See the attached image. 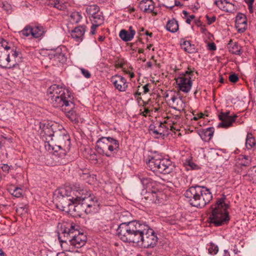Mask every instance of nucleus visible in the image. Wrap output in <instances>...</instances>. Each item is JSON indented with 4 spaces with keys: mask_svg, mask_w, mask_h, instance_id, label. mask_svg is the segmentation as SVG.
<instances>
[{
    "mask_svg": "<svg viewBox=\"0 0 256 256\" xmlns=\"http://www.w3.org/2000/svg\"><path fill=\"white\" fill-rule=\"evenodd\" d=\"M146 224L134 220L120 224L117 230L118 236L124 242L136 244L140 245V241Z\"/></svg>",
    "mask_w": 256,
    "mask_h": 256,
    "instance_id": "obj_1",
    "label": "nucleus"
},
{
    "mask_svg": "<svg viewBox=\"0 0 256 256\" xmlns=\"http://www.w3.org/2000/svg\"><path fill=\"white\" fill-rule=\"evenodd\" d=\"M78 226L74 223L66 222L62 226V234L65 240H62L60 236L58 240L61 246L66 244L68 242L70 245L76 248L84 246L86 240V236L83 233H80L78 230Z\"/></svg>",
    "mask_w": 256,
    "mask_h": 256,
    "instance_id": "obj_2",
    "label": "nucleus"
},
{
    "mask_svg": "<svg viewBox=\"0 0 256 256\" xmlns=\"http://www.w3.org/2000/svg\"><path fill=\"white\" fill-rule=\"evenodd\" d=\"M80 188V184H75L72 188L66 187L56 191L54 201L56 208L62 211L70 210V206L76 204V194L74 192Z\"/></svg>",
    "mask_w": 256,
    "mask_h": 256,
    "instance_id": "obj_3",
    "label": "nucleus"
},
{
    "mask_svg": "<svg viewBox=\"0 0 256 256\" xmlns=\"http://www.w3.org/2000/svg\"><path fill=\"white\" fill-rule=\"evenodd\" d=\"M12 44L4 39L0 41V66L4 68H14L19 62V52L11 47Z\"/></svg>",
    "mask_w": 256,
    "mask_h": 256,
    "instance_id": "obj_4",
    "label": "nucleus"
},
{
    "mask_svg": "<svg viewBox=\"0 0 256 256\" xmlns=\"http://www.w3.org/2000/svg\"><path fill=\"white\" fill-rule=\"evenodd\" d=\"M225 198L218 199L216 204L211 206L212 214L209 218L216 226H221L228 222L230 220L227 209L228 204L224 202Z\"/></svg>",
    "mask_w": 256,
    "mask_h": 256,
    "instance_id": "obj_5",
    "label": "nucleus"
},
{
    "mask_svg": "<svg viewBox=\"0 0 256 256\" xmlns=\"http://www.w3.org/2000/svg\"><path fill=\"white\" fill-rule=\"evenodd\" d=\"M118 149V142L110 137H102L96 142V152L107 157H110L116 154Z\"/></svg>",
    "mask_w": 256,
    "mask_h": 256,
    "instance_id": "obj_6",
    "label": "nucleus"
},
{
    "mask_svg": "<svg viewBox=\"0 0 256 256\" xmlns=\"http://www.w3.org/2000/svg\"><path fill=\"white\" fill-rule=\"evenodd\" d=\"M146 164L148 167L153 172L164 174H168L174 169L172 162L169 159L164 158L158 154L152 156Z\"/></svg>",
    "mask_w": 256,
    "mask_h": 256,
    "instance_id": "obj_7",
    "label": "nucleus"
},
{
    "mask_svg": "<svg viewBox=\"0 0 256 256\" xmlns=\"http://www.w3.org/2000/svg\"><path fill=\"white\" fill-rule=\"evenodd\" d=\"M140 180L146 190V194L144 197L146 200L157 203L160 202L162 200L166 197L164 194L156 187V183L151 178H140Z\"/></svg>",
    "mask_w": 256,
    "mask_h": 256,
    "instance_id": "obj_8",
    "label": "nucleus"
},
{
    "mask_svg": "<svg viewBox=\"0 0 256 256\" xmlns=\"http://www.w3.org/2000/svg\"><path fill=\"white\" fill-rule=\"evenodd\" d=\"M44 134H48L51 140L54 138L58 142L59 145L58 148H64L65 151L68 150L70 148V136L67 134L64 130L58 131H53L51 127L48 126L44 127L43 129Z\"/></svg>",
    "mask_w": 256,
    "mask_h": 256,
    "instance_id": "obj_9",
    "label": "nucleus"
},
{
    "mask_svg": "<svg viewBox=\"0 0 256 256\" xmlns=\"http://www.w3.org/2000/svg\"><path fill=\"white\" fill-rule=\"evenodd\" d=\"M76 198V205L74 206V210H77L82 208V210L97 200V198L94 196L92 195L90 192L84 189L82 186L80 184V188H78L77 190H75Z\"/></svg>",
    "mask_w": 256,
    "mask_h": 256,
    "instance_id": "obj_10",
    "label": "nucleus"
},
{
    "mask_svg": "<svg viewBox=\"0 0 256 256\" xmlns=\"http://www.w3.org/2000/svg\"><path fill=\"white\" fill-rule=\"evenodd\" d=\"M146 228H144L140 241L142 246L146 248L154 247L158 242V237L154 231L146 224Z\"/></svg>",
    "mask_w": 256,
    "mask_h": 256,
    "instance_id": "obj_11",
    "label": "nucleus"
},
{
    "mask_svg": "<svg viewBox=\"0 0 256 256\" xmlns=\"http://www.w3.org/2000/svg\"><path fill=\"white\" fill-rule=\"evenodd\" d=\"M46 31V28L40 24L27 25L20 32V34L23 38L32 36L39 38L44 35Z\"/></svg>",
    "mask_w": 256,
    "mask_h": 256,
    "instance_id": "obj_12",
    "label": "nucleus"
},
{
    "mask_svg": "<svg viewBox=\"0 0 256 256\" xmlns=\"http://www.w3.org/2000/svg\"><path fill=\"white\" fill-rule=\"evenodd\" d=\"M193 72L194 71L188 68V70L184 73L181 74L179 77L175 78L179 90L184 92H190L192 86L190 76L192 75Z\"/></svg>",
    "mask_w": 256,
    "mask_h": 256,
    "instance_id": "obj_13",
    "label": "nucleus"
},
{
    "mask_svg": "<svg viewBox=\"0 0 256 256\" xmlns=\"http://www.w3.org/2000/svg\"><path fill=\"white\" fill-rule=\"evenodd\" d=\"M68 96H62L60 98L52 100L51 103L55 108H60L63 112L64 110L68 109L71 106H73L74 96L70 92L68 93Z\"/></svg>",
    "mask_w": 256,
    "mask_h": 256,
    "instance_id": "obj_14",
    "label": "nucleus"
},
{
    "mask_svg": "<svg viewBox=\"0 0 256 256\" xmlns=\"http://www.w3.org/2000/svg\"><path fill=\"white\" fill-rule=\"evenodd\" d=\"M196 201V208H204L212 200V196L210 190L206 187L200 186Z\"/></svg>",
    "mask_w": 256,
    "mask_h": 256,
    "instance_id": "obj_15",
    "label": "nucleus"
},
{
    "mask_svg": "<svg viewBox=\"0 0 256 256\" xmlns=\"http://www.w3.org/2000/svg\"><path fill=\"white\" fill-rule=\"evenodd\" d=\"M70 92L68 90L56 84L51 86L47 90V94L48 98L50 100V102L52 100L60 98L64 96H68V93Z\"/></svg>",
    "mask_w": 256,
    "mask_h": 256,
    "instance_id": "obj_16",
    "label": "nucleus"
},
{
    "mask_svg": "<svg viewBox=\"0 0 256 256\" xmlns=\"http://www.w3.org/2000/svg\"><path fill=\"white\" fill-rule=\"evenodd\" d=\"M110 81L114 84L116 89L119 92L126 91L128 87V83L126 80L123 76L116 74L111 78Z\"/></svg>",
    "mask_w": 256,
    "mask_h": 256,
    "instance_id": "obj_17",
    "label": "nucleus"
},
{
    "mask_svg": "<svg viewBox=\"0 0 256 256\" xmlns=\"http://www.w3.org/2000/svg\"><path fill=\"white\" fill-rule=\"evenodd\" d=\"M200 186H191L184 192V196L188 199L190 204L193 206H196L197 199L199 192Z\"/></svg>",
    "mask_w": 256,
    "mask_h": 256,
    "instance_id": "obj_18",
    "label": "nucleus"
},
{
    "mask_svg": "<svg viewBox=\"0 0 256 256\" xmlns=\"http://www.w3.org/2000/svg\"><path fill=\"white\" fill-rule=\"evenodd\" d=\"M236 117V115L232 116H230V112L226 113L221 112L218 115V118L221 120V122L218 124V126L224 128H228L232 124L235 122Z\"/></svg>",
    "mask_w": 256,
    "mask_h": 256,
    "instance_id": "obj_19",
    "label": "nucleus"
},
{
    "mask_svg": "<svg viewBox=\"0 0 256 256\" xmlns=\"http://www.w3.org/2000/svg\"><path fill=\"white\" fill-rule=\"evenodd\" d=\"M63 112L66 114V117L74 124L82 122L84 120L80 115L75 110L74 103L73 104V106L69 108L68 110L66 108L64 110Z\"/></svg>",
    "mask_w": 256,
    "mask_h": 256,
    "instance_id": "obj_20",
    "label": "nucleus"
},
{
    "mask_svg": "<svg viewBox=\"0 0 256 256\" xmlns=\"http://www.w3.org/2000/svg\"><path fill=\"white\" fill-rule=\"evenodd\" d=\"M234 2V0H216L215 4L222 10L232 12L236 10Z\"/></svg>",
    "mask_w": 256,
    "mask_h": 256,
    "instance_id": "obj_21",
    "label": "nucleus"
},
{
    "mask_svg": "<svg viewBox=\"0 0 256 256\" xmlns=\"http://www.w3.org/2000/svg\"><path fill=\"white\" fill-rule=\"evenodd\" d=\"M247 27V19L246 16L239 13L236 17V28L238 31L240 32H244Z\"/></svg>",
    "mask_w": 256,
    "mask_h": 256,
    "instance_id": "obj_22",
    "label": "nucleus"
},
{
    "mask_svg": "<svg viewBox=\"0 0 256 256\" xmlns=\"http://www.w3.org/2000/svg\"><path fill=\"white\" fill-rule=\"evenodd\" d=\"M85 28L84 26H77L72 30L70 35L72 38L76 42H80L83 40L84 34L85 32Z\"/></svg>",
    "mask_w": 256,
    "mask_h": 256,
    "instance_id": "obj_23",
    "label": "nucleus"
},
{
    "mask_svg": "<svg viewBox=\"0 0 256 256\" xmlns=\"http://www.w3.org/2000/svg\"><path fill=\"white\" fill-rule=\"evenodd\" d=\"M139 7L143 12L150 13L154 10V2L152 0H142L140 2Z\"/></svg>",
    "mask_w": 256,
    "mask_h": 256,
    "instance_id": "obj_24",
    "label": "nucleus"
},
{
    "mask_svg": "<svg viewBox=\"0 0 256 256\" xmlns=\"http://www.w3.org/2000/svg\"><path fill=\"white\" fill-rule=\"evenodd\" d=\"M128 32L125 30H122L119 34L120 37L124 42L130 41L135 34V31L132 29V27L130 26Z\"/></svg>",
    "mask_w": 256,
    "mask_h": 256,
    "instance_id": "obj_25",
    "label": "nucleus"
},
{
    "mask_svg": "<svg viewBox=\"0 0 256 256\" xmlns=\"http://www.w3.org/2000/svg\"><path fill=\"white\" fill-rule=\"evenodd\" d=\"M53 56L54 60L61 63L64 62L66 60V57L65 54L62 52L61 48H58L56 52H54L52 54Z\"/></svg>",
    "mask_w": 256,
    "mask_h": 256,
    "instance_id": "obj_26",
    "label": "nucleus"
},
{
    "mask_svg": "<svg viewBox=\"0 0 256 256\" xmlns=\"http://www.w3.org/2000/svg\"><path fill=\"white\" fill-rule=\"evenodd\" d=\"M228 48L229 52L232 54L240 55L241 54L240 46L236 42H234L230 40L228 44Z\"/></svg>",
    "mask_w": 256,
    "mask_h": 256,
    "instance_id": "obj_27",
    "label": "nucleus"
},
{
    "mask_svg": "<svg viewBox=\"0 0 256 256\" xmlns=\"http://www.w3.org/2000/svg\"><path fill=\"white\" fill-rule=\"evenodd\" d=\"M90 20L92 24L96 26H100L104 22V18L102 15V12L96 13V14L90 16Z\"/></svg>",
    "mask_w": 256,
    "mask_h": 256,
    "instance_id": "obj_28",
    "label": "nucleus"
},
{
    "mask_svg": "<svg viewBox=\"0 0 256 256\" xmlns=\"http://www.w3.org/2000/svg\"><path fill=\"white\" fill-rule=\"evenodd\" d=\"M48 3L49 6L60 10L66 9V5L62 0H48Z\"/></svg>",
    "mask_w": 256,
    "mask_h": 256,
    "instance_id": "obj_29",
    "label": "nucleus"
},
{
    "mask_svg": "<svg viewBox=\"0 0 256 256\" xmlns=\"http://www.w3.org/2000/svg\"><path fill=\"white\" fill-rule=\"evenodd\" d=\"M98 209L99 204L97 200L88 205V206L85 207L82 210L84 211L86 214H90L97 212Z\"/></svg>",
    "mask_w": 256,
    "mask_h": 256,
    "instance_id": "obj_30",
    "label": "nucleus"
},
{
    "mask_svg": "<svg viewBox=\"0 0 256 256\" xmlns=\"http://www.w3.org/2000/svg\"><path fill=\"white\" fill-rule=\"evenodd\" d=\"M166 30L171 32H175L178 30V22L175 19L170 20L166 26Z\"/></svg>",
    "mask_w": 256,
    "mask_h": 256,
    "instance_id": "obj_31",
    "label": "nucleus"
},
{
    "mask_svg": "<svg viewBox=\"0 0 256 256\" xmlns=\"http://www.w3.org/2000/svg\"><path fill=\"white\" fill-rule=\"evenodd\" d=\"M214 133V128L212 127H210L205 130H204L202 132L200 136L202 140L206 141L210 140L212 137Z\"/></svg>",
    "mask_w": 256,
    "mask_h": 256,
    "instance_id": "obj_32",
    "label": "nucleus"
},
{
    "mask_svg": "<svg viewBox=\"0 0 256 256\" xmlns=\"http://www.w3.org/2000/svg\"><path fill=\"white\" fill-rule=\"evenodd\" d=\"M171 100L173 104L177 106L176 108H174L175 109L179 110L184 109L185 104L181 98H177L176 96H173L171 98Z\"/></svg>",
    "mask_w": 256,
    "mask_h": 256,
    "instance_id": "obj_33",
    "label": "nucleus"
},
{
    "mask_svg": "<svg viewBox=\"0 0 256 256\" xmlns=\"http://www.w3.org/2000/svg\"><path fill=\"white\" fill-rule=\"evenodd\" d=\"M180 45L182 48L188 53L192 54L195 51L194 45H192L189 41L184 40L181 42Z\"/></svg>",
    "mask_w": 256,
    "mask_h": 256,
    "instance_id": "obj_34",
    "label": "nucleus"
},
{
    "mask_svg": "<svg viewBox=\"0 0 256 256\" xmlns=\"http://www.w3.org/2000/svg\"><path fill=\"white\" fill-rule=\"evenodd\" d=\"M86 12L90 18L100 12V8L95 4L88 6L86 8Z\"/></svg>",
    "mask_w": 256,
    "mask_h": 256,
    "instance_id": "obj_35",
    "label": "nucleus"
},
{
    "mask_svg": "<svg viewBox=\"0 0 256 256\" xmlns=\"http://www.w3.org/2000/svg\"><path fill=\"white\" fill-rule=\"evenodd\" d=\"M256 145V140L252 134H247L246 146L248 149H251Z\"/></svg>",
    "mask_w": 256,
    "mask_h": 256,
    "instance_id": "obj_36",
    "label": "nucleus"
},
{
    "mask_svg": "<svg viewBox=\"0 0 256 256\" xmlns=\"http://www.w3.org/2000/svg\"><path fill=\"white\" fill-rule=\"evenodd\" d=\"M9 192L16 198H20L22 196V190L18 187L12 186L8 189Z\"/></svg>",
    "mask_w": 256,
    "mask_h": 256,
    "instance_id": "obj_37",
    "label": "nucleus"
},
{
    "mask_svg": "<svg viewBox=\"0 0 256 256\" xmlns=\"http://www.w3.org/2000/svg\"><path fill=\"white\" fill-rule=\"evenodd\" d=\"M250 160L248 156H242L237 163L238 166H248L250 164Z\"/></svg>",
    "mask_w": 256,
    "mask_h": 256,
    "instance_id": "obj_38",
    "label": "nucleus"
},
{
    "mask_svg": "<svg viewBox=\"0 0 256 256\" xmlns=\"http://www.w3.org/2000/svg\"><path fill=\"white\" fill-rule=\"evenodd\" d=\"M82 18L80 12H72L70 15V20L72 23L77 24L80 20Z\"/></svg>",
    "mask_w": 256,
    "mask_h": 256,
    "instance_id": "obj_39",
    "label": "nucleus"
},
{
    "mask_svg": "<svg viewBox=\"0 0 256 256\" xmlns=\"http://www.w3.org/2000/svg\"><path fill=\"white\" fill-rule=\"evenodd\" d=\"M208 252L212 254H216L218 251V246L212 242H210L208 245Z\"/></svg>",
    "mask_w": 256,
    "mask_h": 256,
    "instance_id": "obj_40",
    "label": "nucleus"
},
{
    "mask_svg": "<svg viewBox=\"0 0 256 256\" xmlns=\"http://www.w3.org/2000/svg\"><path fill=\"white\" fill-rule=\"evenodd\" d=\"M43 138H45L46 140L45 142L46 148L49 151L54 150V147L51 146L50 142V140H51L50 137L48 136V135L44 134V135H43Z\"/></svg>",
    "mask_w": 256,
    "mask_h": 256,
    "instance_id": "obj_41",
    "label": "nucleus"
},
{
    "mask_svg": "<svg viewBox=\"0 0 256 256\" xmlns=\"http://www.w3.org/2000/svg\"><path fill=\"white\" fill-rule=\"evenodd\" d=\"M150 130L152 133L156 135L162 136L163 132L158 130L157 126L154 125H150Z\"/></svg>",
    "mask_w": 256,
    "mask_h": 256,
    "instance_id": "obj_42",
    "label": "nucleus"
},
{
    "mask_svg": "<svg viewBox=\"0 0 256 256\" xmlns=\"http://www.w3.org/2000/svg\"><path fill=\"white\" fill-rule=\"evenodd\" d=\"M150 130L152 133L156 135L162 136L163 132L158 130L157 126L154 125H150Z\"/></svg>",
    "mask_w": 256,
    "mask_h": 256,
    "instance_id": "obj_43",
    "label": "nucleus"
},
{
    "mask_svg": "<svg viewBox=\"0 0 256 256\" xmlns=\"http://www.w3.org/2000/svg\"><path fill=\"white\" fill-rule=\"evenodd\" d=\"M157 128L158 130H160L163 132L162 135L164 136L165 130H168V126H167V120H164V122L158 124Z\"/></svg>",
    "mask_w": 256,
    "mask_h": 256,
    "instance_id": "obj_44",
    "label": "nucleus"
},
{
    "mask_svg": "<svg viewBox=\"0 0 256 256\" xmlns=\"http://www.w3.org/2000/svg\"><path fill=\"white\" fill-rule=\"evenodd\" d=\"M0 7L7 13L9 12L11 10V6L6 2H2L0 3Z\"/></svg>",
    "mask_w": 256,
    "mask_h": 256,
    "instance_id": "obj_45",
    "label": "nucleus"
},
{
    "mask_svg": "<svg viewBox=\"0 0 256 256\" xmlns=\"http://www.w3.org/2000/svg\"><path fill=\"white\" fill-rule=\"evenodd\" d=\"M12 142V137H6L4 136V138H2V148L4 146L6 143L11 144Z\"/></svg>",
    "mask_w": 256,
    "mask_h": 256,
    "instance_id": "obj_46",
    "label": "nucleus"
},
{
    "mask_svg": "<svg viewBox=\"0 0 256 256\" xmlns=\"http://www.w3.org/2000/svg\"><path fill=\"white\" fill-rule=\"evenodd\" d=\"M167 126H168V129H170L172 132L178 130V128L175 125V123L174 122H171L168 120H167Z\"/></svg>",
    "mask_w": 256,
    "mask_h": 256,
    "instance_id": "obj_47",
    "label": "nucleus"
},
{
    "mask_svg": "<svg viewBox=\"0 0 256 256\" xmlns=\"http://www.w3.org/2000/svg\"><path fill=\"white\" fill-rule=\"evenodd\" d=\"M229 80L232 82L236 83L238 81V78L236 74H232L229 76Z\"/></svg>",
    "mask_w": 256,
    "mask_h": 256,
    "instance_id": "obj_48",
    "label": "nucleus"
},
{
    "mask_svg": "<svg viewBox=\"0 0 256 256\" xmlns=\"http://www.w3.org/2000/svg\"><path fill=\"white\" fill-rule=\"evenodd\" d=\"M80 70L82 74L84 76V77H86L87 78H90V77L91 74L88 70L82 68H80Z\"/></svg>",
    "mask_w": 256,
    "mask_h": 256,
    "instance_id": "obj_49",
    "label": "nucleus"
},
{
    "mask_svg": "<svg viewBox=\"0 0 256 256\" xmlns=\"http://www.w3.org/2000/svg\"><path fill=\"white\" fill-rule=\"evenodd\" d=\"M206 18L208 21V24H210L216 21V18L215 16H210L208 15L206 16Z\"/></svg>",
    "mask_w": 256,
    "mask_h": 256,
    "instance_id": "obj_50",
    "label": "nucleus"
},
{
    "mask_svg": "<svg viewBox=\"0 0 256 256\" xmlns=\"http://www.w3.org/2000/svg\"><path fill=\"white\" fill-rule=\"evenodd\" d=\"M2 171L8 174L10 168V166L7 164H2L1 167Z\"/></svg>",
    "mask_w": 256,
    "mask_h": 256,
    "instance_id": "obj_51",
    "label": "nucleus"
},
{
    "mask_svg": "<svg viewBox=\"0 0 256 256\" xmlns=\"http://www.w3.org/2000/svg\"><path fill=\"white\" fill-rule=\"evenodd\" d=\"M146 104H147V103L146 102H144V106H146ZM150 110L148 108H146L144 107V110L142 112H141V114L143 116H146L147 114L150 113Z\"/></svg>",
    "mask_w": 256,
    "mask_h": 256,
    "instance_id": "obj_52",
    "label": "nucleus"
},
{
    "mask_svg": "<svg viewBox=\"0 0 256 256\" xmlns=\"http://www.w3.org/2000/svg\"><path fill=\"white\" fill-rule=\"evenodd\" d=\"M149 86H150L149 84H146L142 87V89L143 90V92L144 94H146L150 91Z\"/></svg>",
    "mask_w": 256,
    "mask_h": 256,
    "instance_id": "obj_53",
    "label": "nucleus"
},
{
    "mask_svg": "<svg viewBox=\"0 0 256 256\" xmlns=\"http://www.w3.org/2000/svg\"><path fill=\"white\" fill-rule=\"evenodd\" d=\"M204 116V114L203 113L200 112L199 114H198L195 116H194L192 120H197L198 119L203 118Z\"/></svg>",
    "mask_w": 256,
    "mask_h": 256,
    "instance_id": "obj_54",
    "label": "nucleus"
},
{
    "mask_svg": "<svg viewBox=\"0 0 256 256\" xmlns=\"http://www.w3.org/2000/svg\"><path fill=\"white\" fill-rule=\"evenodd\" d=\"M195 18L194 15L192 14L187 17L186 20V22L187 24H190L192 20H193Z\"/></svg>",
    "mask_w": 256,
    "mask_h": 256,
    "instance_id": "obj_55",
    "label": "nucleus"
},
{
    "mask_svg": "<svg viewBox=\"0 0 256 256\" xmlns=\"http://www.w3.org/2000/svg\"><path fill=\"white\" fill-rule=\"evenodd\" d=\"M142 94V92H139V89L134 94V98H137V100L142 99L140 97H139Z\"/></svg>",
    "mask_w": 256,
    "mask_h": 256,
    "instance_id": "obj_56",
    "label": "nucleus"
},
{
    "mask_svg": "<svg viewBox=\"0 0 256 256\" xmlns=\"http://www.w3.org/2000/svg\"><path fill=\"white\" fill-rule=\"evenodd\" d=\"M254 2H250V3H247L248 4V9L249 10V12L250 14L253 13V4Z\"/></svg>",
    "mask_w": 256,
    "mask_h": 256,
    "instance_id": "obj_57",
    "label": "nucleus"
},
{
    "mask_svg": "<svg viewBox=\"0 0 256 256\" xmlns=\"http://www.w3.org/2000/svg\"><path fill=\"white\" fill-rule=\"evenodd\" d=\"M98 26H96L94 24H92V28H91V31H90V33L92 34H95V30H96V28L98 27Z\"/></svg>",
    "mask_w": 256,
    "mask_h": 256,
    "instance_id": "obj_58",
    "label": "nucleus"
},
{
    "mask_svg": "<svg viewBox=\"0 0 256 256\" xmlns=\"http://www.w3.org/2000/svg\"><path fill=\"white\" fill-rule=\"evenodd\" d=\"M209 48L210 50H215L216 49V46L215 44L212 43L209 45Z\"/></svg>",
    "mask_w": 256,
    "mask_h": 256,
    "instance_id": "obj_59",
    "label": "nucleus"
},
{
    "mask_svg": "<svg viewBox=\"0 0 256 256\" xmlns=\"http://www.w3.org/2000/svg\"><path fill=\"white\" fill-rule=\"evenodd\" d=\"M200 31L202 33L206 34L207 30L205 28H201Z\"/></svg>",
    "mask_w": 256,
    "mask_h": 256,
    "instance_id": "obj_60",
    "label": "nucleus"
},
{
    "mask_svg": "<svg viewBox=\"0 0 256 256\" xmlns=\"http://www.w3.org/2000/svg\"><path fill=\"white\" fill-rule=\"evenodd\" d=\"M146 66L148 68H150L152 66V63L150 62H148L146 63Z\"/></svg>",
    "mask_w": 256,
    "mask_h": 256,
    "instance_id": "obj_61",
    "label": "nucleus"
},
{
    "mask_svg": "<svg viewBox=\"0 0 256 256\" xmlns=\"http://www.w3.org/2000/svg\"><path fill=\"white\" fill-rule=\"evenodd\" d=\"M145 34L146 36H152V33L149 32L148 31H146L145 32Z\"/></svg>",
    "mask_w": 256,
    "mask_h": 256,
    "instance_id": "obj_62",
    "label": "nucleus"
},
{
    "mask_svg": "<svg viewBox=\"0 0 256 256\" xmlns=\"http://www.w3.org/2000/svg\"><path fill=\"white\" fill-rule=\"evenodd\" d=\"M182 13H183L184 15V16H186V17L188 16V13L186 11L183 10Z\"/></svg>",
    "mask_w": 256,
    "mask_h": 256,
    "instance_id": "obj_63",
    "label": "nucleus"
},
{
    "mask_svg": "<svg viewBox=\"0 0 256 256\" xmlns=\"http://www.w3.org/2000/svg\"><path fill=\"white\" fill-rule=\"evenodd\" d=\"M0 256H4V254L2 250H0Z\"/></svg>",
    "mask_w": 256,
    "mask_h": 256,
    "instance_id": "obj_64",
    "label": "nucleus"
}]
</instances>
